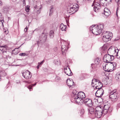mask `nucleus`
Segmentation results:
<instances>
[{
    "mask_svg": "<svg viewBox=\"0 0 120 120\" xmlns=\"http://www.w3.org/2000/svg\"><path fill=\"white\" fill-rule=\"evenodd\" d=\"M103 41L106 42L109 40H110L112 36V33L109 32H104L103 33Z\"/></svg>",
    "mask_w": 120,
    "mask_h": 120,
    "instance_id": "nucleus-4",
    "label": "nucleus"
},
{
    "mask_svg": "<svg viewBox=\"0 0 120 120\" xmlns=\"http://www.w3.org/2000/svg\"><path fill=\"white\" fill-rule=\"evenodd\" d=\"M83 99H82V101H80V104H81V103L82 102L83 104L84 103L88 106L91 107L93 105V102L89 98H87L85 99L84 100Z\"/></svg>",
    "mask_w": 120,
    "mask_h": 120,
    "instance_id": "nucleus-10",
    "label": "nucleus"
},
{
    "mask_svg": "<svg viewBox=\"0 0 120 120\" xmlns=\"http://www.w3.org/2000/svg\"><path fill=\"white\" fill-rule=\"evenodd\" d=\"M114 56L111 55L109 54L105 55L103 58V60L105 62L110 63L111 61L113 60Z\"/></svg>",
    "mask_w": 120,
    "mask_h": 120,
    "instance_id": "nucleus-7",
    "label": "nucleus"
},
{
    "mask_svg": "<svg viewBox=\"0 0 120 120\" xmlns=\"http://www.w3.org/2000/svg\"><path fill=\"white\" fill-rule=\"evenodd\" d=\"M2 17L1 13H0V21L2 20Z\"/></svg>",
    "mask_w": 120,
    "mask_h": 120,
    "instance_id": "nucleus-51",
    "label": "nucleus"
},
{
    "mask_svg": "<svg viewBox=\"0 0 120 120\" xmlns=\"http://www.w3.org/2000/svg\"><path fill=\"white\" fill-rule=\"evenodd\" d=\"M0 50L3 53L6 52L7 49L6 46H0Z\"/></svg>",
    "mask_w": 120,
    "mask_h": 120,
    "instance_id": "nucleus-17",
    "label": "nucleus"
},
{
    "mask_svg": "<svg viewBox=\"0 0 120 120\" xmlns=\"http://www.w3.org/2000/svg\"><path fill=\"white\" fill-rule=\"evenodd\" d=\"M98 89L95 93V95L97 97H101L104 93V90L101 88H98Z\"/></svg>",
    "mask_w": 120,
    "mask_h": 120,
    "instance_id": "nucleus-12",
    "label": "nucleus"
},
{
    "mask_svg": "<svg viewBox=\"0 0 120 120\" xmlns=\"http://www.w3.org/2000/svg\"><path fill=\"white\" fill-rule=\"evenodd\" d=\"M98 99H97V102L99 103H101L103 101V99L101 98V97H98Z\"/></svg>",
    "mask_w": 120,
    "mask_h": 120,
    "instance_id": "nucleus-29",
    "label": "nucleus"
},
{
    "mask_svg": "<svg viewBox=\"0 0 120 120\" xmlns=\"http://www.w3.org/2000/svg\"><path fill=\"white\" fill-rule=\"evenodd\" d=\"M111 47L108 49V50H109V49H110Z\"/></svg>",
    "mask_w": 120,
    "mask_h": 120,
    "instance_id": "nucleus-64",
    "label": "nucleus"
},
{
    "mask_svg": "<svg viewBox=\"0 0 120 120\" xmlns=\"http://www.w3.org/2000/svg\"><path fill=\"white\" fill-rule=\"evenodd\" d=\"M109 96L112 99V100L116 101L118 97V92L116 90H114L110 93Z\"/></svg>",
    "mask_w": 120,
    "mask_h": 120,
    "instance_id": "nucleus-9",
    "label": "nucleus"
},
{
    "mask_svg": "<svg viewBox=\"0 0 120 120\" xmlns=\"http://www.w3.org/2000/svg\"><path fill=\"white\" fill-rule=\"evenodd\" d=\"M68 86L69 87H70L74 84V82L72 79H68L66 81Z\"/></svg>",
    "mask_w": 120,
    "mask_h": 120,
    "instance_id": "nucleus-14",
    "label": "nucleus"
},
{
    "mask_svg": "<svg viewBox=\"0 0 120 120\" xmlns=\"http://www.w3.org/2000/svg\"><path fill=\"white\" fill-rule=\"evenodd\" d=\"M95 84L96 86L95 87L96 89H98V88H101L103 86L101 83L98 80L95 82Z\"/></svg>",
    "mask_w": 120,
    "mask_h": 120,
    "instance_id": "nucleus-15",
    "label": "nucleus"
},
{
    "mask_svg": "<svg viewBox=\"0 0 120 120\" xmlns=\"http://www.w3.org/2000/svg\"><path fill=\"white\" fill-rule=\"evenodd\" d=\"M114 51L115 53H116V55H114V56H118V55H117L118 54L119 50H118V49H117V48H116L114 49Z\"/></svg>",
    "mask_w": 120,
    "mask_h": 120,
    "instance_id": "nucleus-35",
    "label": "nucleus"
},
{
    "mask_svg": "<svg viewBox=\"0 0 120 120\" xmlns=\"http://www.w3.org/2000/svg\"><path fill=\"white\" fill-rule=\"evenodd\" d=\"M64 73L68 76L71 75L72 74V73L69 68L65 66L64 68Z\"/></svg>",
    "mask_w": 120,
    "mask_h": 120,
    "instance_id": "nucleus-13",
    "label": "nucleus"
},
{
    "mask_svg": "<svg viewBox=\"0 0 120 120\" xmlns=\"http://www.w3.org/2000/svg\"><path fill=\"white\" fill-rule=\"evenodd\" d=\"M54 32L53 30H51L49 34V37L50 38H52L54 36Z\"/></svg>",
    "mask_w": 120,
    "mask_h": 120,
    "instance_id": "nucleus-18",
    "label": "nucleus"
},
{
    "mask_svg": "<svg viewBox=\"0 0 120 120\" xmlns=\"http://www.w3.org/2000/svg\"><path fill=\"white\" fill-rule=\"evenodd\" d=\"M98 80L97 79H93L92 81V86H94L93 85V84L94 83L95 84V82L96 81H97Z\"/></svg>",
    "mask_w": 120,
    "mask_h": 120,
    "instance_id": "nucleus-36",
    "label": "nucleus"
},
{
    "mask_svg": "<svg viewBox=\"0 0 120 120\" xmlns=\"http://www.w3.org/2000/svg\"><path fill=\"white\" fill-rule=\"evenodd\" d=\"M67 72H68V73H69V72L68 71V70L67 71Z\"/></svg>",
    "mask_w": 120,
    "mask_h": 120,
    "instance_id": "nucleus-63",
    "label": "nucleus"
},
{
    "mask_svg": "<svg viewBox=\"0 0 120 120\" xmlns=\"http://www.w3.org/2000/svg\"><path fill=\"white\" fill-rule=\"evenodd\" d=\"M118 11L117 10L116 12V16L118 18Z\"/></svg>",
    "mask_w": 120,
    "mask_h": 120,
    "instance_id": "nucleus-50",
    "label": "nucleus"
},
{
    "mask_svg": "<svg viewBox=\"0 0 120 120\" xmlns=\"http://www.w3.org/2000/svg\"><path fill=\"white\" fill-rule=\"evenodd\" d=\"M117 58L119 59H120V57H117Z\"/></svg>",
    "mask_w": 120,
    "mask_h": 120,
    "instance_id": "nucleus-59",
    "label": "nucleus"
},
{
    "mask_svg": "<svg viewBox=\"0 0 120 120\" xmlns=\"http://www.w3.org/2000/svg\"><path fill=\"white\" fill-rule=\"evenodd\" d=\"M100 60V59L98 57H97L95 59L94 63L97 64H98L99 63Z\"/></svg>",
    "mask_w": 120,
    "mask_h": 120,
    "instance_id": "nucleus-30",
    "label": "nucleus"
},
{
    "mask_svg": "<svg viewBox=\"0 0 120 120\" xmlns=\"http://www.w3.org/2000/svg\"><path fill=\"white\" fill-rule=\"evenodd\" d=\"M104 27L103 24H99L98 25L93 26L92 25L90 28V30L92 31V33L96 35L100 34L102 32V30Z\"/></svg>",
    "mask_w": 120,
    "mask_h": 120,
    "instance_id": "nucleus-2",
    "label": "nucleus"
},
{
    "mask_svg": "<svg viewBox=\"0 0 120 120\" xmlns=\"http://www.w3.org/2000/svg\"><path fill=\"white\" fill-rule=\"evenodd\" d=\"M94 65V64H91V66H93Z\"/></svg>",
    "mask_w": 120,
    "mask_h": 120,
    "instance_id": "nucleus-60",
    "label": "nucleus"
},
{
    "mask_svg": "<svg viewBox=\"0 0 120 120\" xmlns=\"http://www.w3.org/2000/svg\"><path fill=\"white\" fill-rule=\"evenodd\" d=\"M6 73L4 71H2L0 72V77H4L6 75Z\"/></svg>",
    "mask_w": 120,
    "mask_h": 120,
    "instance_id": "nucleus-25",
    "label": "nucleus"
},
{
    "mask_svg": "<svg viewBox=\"0 0 120 120\" xmlns=\"http://www.w3.org/2000/svg\"><path fill=\"white\" fill-rule=\"evenodd\" d=\"M101 107H100L99 106L98 107H96V109H97V108H99L100 109H101Z\"/></svg>",
    "mask_w": 120,
    "mask_h": 120,
    "instance_id": "nucleus-55",
    "label": "nucleus"
},
{
    "mask_svg": "<svg viewBox=\"0 0 120 120\" xmlns=\"http://www.w3.org/2000/svg\"><path fill=\"white\" fill-rule=\"evenodd\" d=\"M115 1L117 4H120V0H115Z\"/></svg>",
    "mask_w": 120,
    "mask_h": 120,
    "instance_id": "nucleus-46",
    "label": "nucleus"
},
{
    "mask_svg": "<svg viewBox=\"0 0 120 120\" xmlns=\"http://www.w3.org/2000/svg\"><path fill=\"white\" fill-rule=\"evenodd\" d=\"M111 12L110 11L106 12L105 11L104 12V14L105 16L106 17L108 16L110 14Z\"/></svg>",
    "mask_w": 120,
    "mask_h": 120,
    "instance_id": "nucleus-32",
    "label": "nucleus"
},
{
    "mask_svg": "<svg viewBox=\"0 0 120 120\" xmlns=\"http://www.w3.org/2000/svg\"><path fill=\"white\" fill-rule=\"evenodd\" d=\"M22 76L27 80L30 79L32 76L31 73L28 70H26L25 72H22Z\"/></svg>",
    "mask_w": 120,
    "mask_h": 120,
    "instance_id": "nucleus-11",
    "label": "nucleus"
},
{
    "mask_svg": "<svg viewBox=\"0 0 120 120\" xmlns=\"http://www.w3.org/2000/svg\"><path fill=\"white\" fill-rule=\"evenodd\" d=\"M29 7V6H27V7H26V8H25V10L27 12H29L30 10Z\"/></svg>",
    "mask_w": 120,
    "mask_h": 120,
    "instance_id": "nucleus-40",
    "label": "nucleus"
},
{
    "mask_svg": "<svg viewBox=\"0 0 120 120\" xmlns=\"http://www.w3.org/2000/svg\"><path fill=\"white\" fill-rule=\"evenodd\" d=\"M37 5H35L34 7V8H35V9H36L37 7Z\"/></svg>",
    "mask_w": 120,
    "mask_h": 120,
    "instance_id": "nucleus-56",
    "label": "nucleus"
},
{
    "mask_svg": "<svg viewBox=\"0 0 120 120\" xmlns=\"http://www.w3.org/2000/svg\"><path fill=\"white\" fill-rule=\"evenodd\" d=\"M108 110L104 109V110H102V114H106Z\"/></svg>",
    "mask_w": 120,
    "mask_h": 120,
    "instance_id": "nucleus-39",
    "label": "nucleus"
},
{
    "mask_svg": "<svg viewBox=\"0 0 120 120\" xmlns=\"http://www.w3.org/2000/svg\"><path fill=\"white\" fill-rule=\"evenodd\" d=\"M63 42L64 43V44L62 45L61 46L62 51V54L63 55L65 54L66 53L69 47L68 45H69V42H66V41L64 40H62L61 41V43Z\"/></svg>",
    "mask_w": 120,
    "mask_h": 120,
    "instance_id": "nucleus-5",
    "label": "nucleus"
},
{
    "mask_svg": "<svg viewBox=\"0 0 120 120\" xmlns=\"http://www.w3.org/2000/svg\"><path fill=\"white\" fill-rule=\"evenodd\" d=\"M40 10H38L37 11V13L39 14L40 13Z\"/></svg>",
    "mask_w": 120,
    "mask_h": 120,
    "instance_id": "nucleus-54",
    "label": "nucleus"
},
{
    "mask_svg": "<svg viewBox=\"0 0 120 120\" xmlns=\"http://www.w3.org/2000/svg\"><path fill=\"white\" fill-rule=\"evenodd\" d=\"M84 112V110L83 109H82L80 112L81 114H83Z\"/></svg>",
    "mask_w": 120,
    "mask_h": 120,
    "instance_id": "nucleus-45",
    "label": "nucleus"
},
{
    "mask_svg": "<svg viewBox=\"0 0 120 120\" xmlns=\"http://www.w3.org/2000/svg\"><path fill=\"white\" fill-rule=\"evenodd\" d=\"M67 26L66 25H64L63 23H61L60 26V29L62 31H66Z\"/></svg>",
    "mask_w": 120,
    "mask_h": 120,
    "instance_id": "nucleus-19",
    "label": "nucleus"
},
{
    "mask_svg": "<svg viewBox=\"0 0 120 120\" xmlns=\"http://www.w3.org/2000/svg\"><path fill=\"white\" fill-rule=\"evenodd\" d=\"M27 54H25L24 53H21L19 54V56H26V55H27ZM26 55V56H27Z\"/></svg>",
    "mask_w": 120,
    "mask_h": 120,
    "instance_id": "nucleus-41",
    "label": "nucleus"
},
{
    "mask_svg": "<svg viewBox=\"0 0 120 120\" xmlns=\"http://www.w3.org/2000/svg\"><path fill=\"white\" fill-rule=\"evenodd\" d=\"M27 26H26V28H25L24 29V31L25 32H27Z\"/></svg>",
    "mask_w": 120,
    "mask_h": 120,
    "instance_id": "nucleus-47",
    "label": "nucleus"
},
{
    "mask_svg": "<svg viewBox=\"0 0 120 120\" xmlns=\"http://www.w3.org/2000/svg\"><path fill=\"white\" fill-rule=\"evenodd\" d=\"M3 10L5 12H7L9 10V8L7 7H4L3 8Z\"/></svg>",
    "mask_w": 120,
    "mask_h": 120,
    "instance_id": "nucleus-33",
    "label": "nucleus"
},
{
    "mask_svg": "<svg viewBox=\"0 0 120 120\" xmlns=\"http://www.w3.org/2000/svg\"><path fill=\"white\" fill-rule=\"evenodd\" d=\"M47 34L45 33H42L40 36L39 38L37 41V43L38 45L41 43H43L45 42L47 38Z\"/></svg>",
    "mask_w": 120,
    "mask_h": 120,
    "instance_id": "nucleus-6",
    "label": "nucleus"
},
{
    "mask_svg": "<svg viewBox=\"0 0 120 120\" xmlns=\"http://www.w3.org/2000/svg\"><path fill=\"white\" fill-rule=\"evenodd\" d=\"M115 79L117 81H120V72L116 74Z\"/></svg>",
    "mask_w": 120,
    "mask_h": 120,
    "instance_id": "nucleus-21",
    "label": "nucleus"
},
{
    "mask_svg": "<svg viewBox=\"0 0 120 120\" xmlns=\"http://www.w3.org/2000/svg\"><path fill=\"white\" fill-rule=\"evenodd\" d=\"M75 101L78 104H80V101H82V99H84L85 97V94L83 92H78L77 94L76 91L74 90L72 92Z\"/></svg>",
    "mask_w": 120,
    "mask_h": 120,
    "instance_id": "nucleus-1",
    "label": "nucleus"
},
{
    "mask_svg": "<svg viewBox=\"0 0 120 120\" xmlns=\"http://www.w3.org/2000/svg\"><path fill=\"white\" fill-rule=\"evenodd\" d=\"M60 78L58 76H56L55 79V80L56 82L58 81L60 79Z\"/></svg>",
    "mask_w": 120,
    "mask_h": 120,
    "instance_id": "nucleus-38",
    "label": "nucleus"
},
{
    "mask_svg": "<svg viewBox=\"0 0 120 120\" xmlns=\"http://www.w3.org/2000/svg\"><path fill=\"white\" fill-rule=\"evenodd\" d=\"M79 5L76 3L71 4L67 9V12L70 15L76 12L79 9Z\"/></svg>",
    "mask_w": 120,
    "mask_h": 120,
    "instance_id": "nucleus-3",
    "label": "nucleus"
},
{
    "mask_svg": "<svg viewBox=\"0 0 120 120\" xmlns=\"http://www.w3.org/2000/svg\"><path fill=\"white\" fill-rule=\"evenodd\" d=\"M106 11V12L110 11V10H108V9L106 8H105L104 9V12Z\"/></svg>",
    "mask_w": 120,
    "mask_h": 120,
    "instance_id": "nucleus-44",
    "label": "nucleus"
},
{
    "mask_svg": "<svg viewBox=\"0 0 120 120\" xmlns=\"http://www.w3.org/2000/svg\"><path fill=\"white\" fill-rule=\"evenodd\" d=\"M117 107L118 108L120 107V103L119 104L117 105Z\"/></svg>",
    "mask_w": 120,
    "mask_h": 120,
    "instance_id": "nucleus-53",
    "label": "nucleus"
},
{
    "mask_svg": "<svg viewBox=\"0 0 120 120\" xmlns=\"http://www.w3.org/2000/svg\"><path fill=\"white\" fill-rule=\"evenodd\" d=\"M39 66H38H38L37 67L38 69L39 68Z\"/></svg>",
    "mask_w": 120,
    "mask_h": 120,
    "instance_id": "nucleus-62",
    "label": "nucleus"
},
{
    "mask_svg": "<svg viewBox=\"0 0 120 120\" xmlns=\"http://www.w3.org/2000/svg\"><path fill=\"white\" fill-rule=\"evenodd\" d=\"M60 60H54V63L57 65H59L60 64Z\"/></svg>",
    "mask_w": 120,
    "mask_h": 120,
    "instance_id": "nucleus-27",
    "label": "nucleus"
},
{
    "mask_svg": "<svg viewBox=\"0 0 120 120\" xmlns=\"http://www.w3.org/2000/svg\"><path fill=\"white\" fill-rule=\"evenodd\" d=\"M88 112L91 114H93L94 112V110L93 109L90 108L88 109Z\"/></svg>",
    "mask_w": 120,
    "mask_h": 120,
    "instance_id": "nucleus-24",
    "label": "nucleus"
},
{
    "mask_svg": "<svg viewBox=\"0 0 120 120\" xmlns=\"http://www.w3.org/2000/svg\"><path fill=\"white\" fill-rule=\"evenodd\" d=\"M36 83H35V84H33V85H32V86H35V85H36Z\"/></svg>",
    "mask_w": 120,
    "mask_h": 120,
    "instance_id": "nucleus-58",
    "label": "nucleus"
},
{
    "mask_svg": "<svg viewBox=\"0 0 120 120\" xmlns=\"http://www.w3.org/2000/svg\"><path fill=\"white\" fill-rule=\"evenodd\" d=\"M106 65L105 64V65H104H104H103V68L104 69V70L107 71V72H109L111 71L109 69H107L106 68Z\"/></svg>",
    "mask_w": 120,
    "mask_h": 120,
    "instance_id": "nucleus-28",
    "label": "nucleus"
},
{
    "mask_svg": "<svg viewBox=\"0 0 120 120\" xmlns=\"http://www.w3.org/2000/svg\"><path fill=\"white\" fill-rule=\"evenodd\" d=\"M84 1V0H76V2L80 5H82L83 4Z\"/></svg>",
    "mask_w": 120,
    "mask_h": 120,
    "instance_id": "nucleus-23",
    "label": "nucleus"
},
{
    "mask_svg": "<svg viewBox=\"0 0 120 120\" xmlns=\"http://www.w3.org/2000/svg\"><path fill=\"white\" fill-rule=\"evenodd\" d=\"M110 66H112L114 69H115V68H116V63L114 62H110Z\"/></svg>",
    "mask_w": 120,
    "mask_h": 120,
    "instance_id": "nucleus-26",
    "label": "nucleus"
},
{
    "mask_svg": "<svg viewBox=\"0 0 120 120\" xmlns=\"http://www.w3.org/2000/svg\"><path fill=\"white\" fill-rule=\"evenodd\" d=\"M94 6V10L96 12H98L101 8V4L98 2L97 0H94L92 5V6Z\"/></svg>",
    "mask_w": 120,
    "mask_h": 120,
    "instance_id": "nucleus-8",
    "label": "nucleus"
},
{
    "mask_svg": "<svg viewBox=\"0 0 120 120\" xmlns=\"http://www.w3.org/2000/svg\"><path fill=\"white\" fill-rule=\"evenodd\" d=\"M100 3L103 6H105L106 5L107 2L106 0H100Z\"/></svg>",
    "mask_w": 120,
    "mask_h": 120,
    "instance_id": "nucleus-20",
    "label": "nucleus"
},
{
    "mask_svg": "<svg viewBox=\"0 0 120 120\" xmlns=\"http://www.w3.org/2000/svg\"><path fill=\"white\" fill-rule=\"evenodd\" d=\"M50 8L49 15H51L52 13L53 12L52 9L54 8L53 5L51 6L50 7Z\"/></svg>",
    "mask_w": 120,
    "mask_h": 120,
    "instance_id": "nucleus-31",
    "label": "nucleus"
},
{
    "mask_svg": "<svg viewBox=\"0 0 120 120\" xmlns=\"http://www.w3.org/2000/svg\"><path fill=\"white\" fill-rule=\"evenodd\" d=\"M58 26V23L57 22L53 23L52 25V28L54 30L57 29Z\"/></svg>",
    "mask_w": 120,
    "mask_h": 120,
    "instance_id": "nucleus-22",
    "label": "nucleus"
},
{
    "mask_svg": "<svg viewBox=\"0 0 120 120\" xmlns=\"http://www.w3.org/2000/svg\"><path fill=\"white\" fill-rule=\"evenodd\" d=\"M32 86L31 85H30L29 86H28V87H27L29 89L30 91H31L30 89H32Z\"/></svg>",
    "mask_w": 120,
    "mask_h": 120,
    "instance_id": "nucleus-43",
    "label": "nucleus"
},
{
    "mask_svg": "<svg viewBox=\"0 0 120 120\" xmlns=\"http://www.w3.org/2000/svg\"><path fill=\"white\" fill-rule=\"evenodd\" d=\"M109 107L110 106L109 105H104V109L108 110Z\"/></svg>",
    "mask_w": 120,
    "mask_h": 120,
    "instance_id": "nucleus-34",
    "label": "nucleus"
},
{
    "mask_svg": "<svg viewBox=\"0 0 120 120\" xmlns=\"http://www.w3.org/2000/svg\"><path fill=\"white\" fill-rule=\"evenodd\" d=\"M102 114V111L101 112V110H96L95 112V116L98 118H100Z\"/></svg>",
    "mask_w": 120,
    "mask_h": 120,
    "instance_id": "nucleus-16",
    "label": "nucleus"
},
{
    "mask_svg": "<svg viewBox=\"0 0 120 120\" xmlns=\"http://www.w3.org/2000/svg\"><path fill=\"white\" fill-rule=\"evenodd\" d=\"M54 51L55 52H57L58 51V49L57 47H55L53 49Z\"/></svg>",
    "mask_w": 120,
    "mask_h": 120,
    "instance_id": "nucleus-42",
    "label": "nucleus"
},
{
    "mask_svg": "<svg viewBox=\"0 0 120 120\" xmlns=\"http://www.w3.org/2000/svg\"><path fill=\"white\" fill-rule=\"evenodd\" d=\"M23 5H26L25 1L24 0L23 1Z\"/></svg>",
    "mask_w": 120,
    "mask_h": 120,
    "instance_id": "nucleus-52",
    "label": "nucleus"
},
{
    "mask_svg": "<svg viewBox=\"0 0 120 120\" xmlns=\"http://www.w3.org/2000/svg\"><path fill=\"white\" fill-rule=\"evenodd\" d=\"M25 82L26 83H29V82L28 81H25Z\"/></svg>",
    "mask_w": 120,
    "mask_h": 120,
    "instance_id": "nucleus-61",
    "label": "nucleus"
},
{
    "mask_svg": "<svg viewBox=\"0 0 120 120\" xmlns=\"http://www.w3.org/2000/svg\"><path fill=\"white\" fill-rule=\"evenodd\" d=\"M44 60H43L41 62H38V66H39V67H40L44 63Z\"/></svg>",
    "mask_w": 120,
    "mask_h": 120,
    "instance_id": "nucleus-37",
    "label": "nucleus"
},
{
    "mask_svg": "<svg viewBox=\"0 0 120 120\" xmlns=\"http://www.w3.org/2000/svg\"><path fill=\"white\" fill-rule=\"evenodd\" d=\"M2 4V2L0 1V5H1Z\"/></svg>",
    "mask_w": 120,
    "mask_h": 120,
    "instance_id": "nucleus-57",
    "label": "nucleus"
},
{
    "mask_svg": "<svg viewBox=\"0 0 120 120\" xmlns=\"http://www.w3.org/2000/svg\"><path fill=\"white\" fill-rule=\"evenodd\" d=\"M107 2L108 3H109V2H111L112 0H106Z\"/></svg>",
    "mask_w": 120,
    "mask_h": 120,
    "instance_id": "nucleus-48",
    "label": "nucleus"
},
{
    "mask_svg": "<svg viewBox=\"0 0 120 120\" xmlns=\"http://www.w3.org/2000/svg\"><path fill=\"white\" fill-rule=\"evenodd\" d=\"M3 21L1 20V21H0V24L1 23L3 27L4 26V25L3 24Z\"/></svg>",
    "mask_w": 120,
    "mask_h": 120,
    "instance_id": "nucleus-49",
    "label": "nucleus"
}]
</instances>
